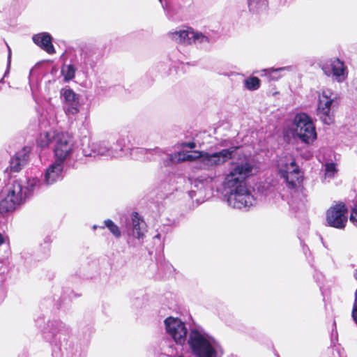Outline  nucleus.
<instances>
[{
    "label": "nucleus",
    "instance_id": "nucleus-1",
    "mask_svg": "<svg viewBox=\"0 0 357 357\" xmlns=\"http://www.w3.org/2000/svg\"><path fill=\"white\" fill-rule=\"evenodd\" d=\"M252 169L253 165L245 158L230 163V171L225 177L223 188L232 207L241 209L252 205L254 197L245 181L252 175Z\"/></svg>",
    "mask_w": 357,
    "mask_h": 357
},
{
    "label": "nucleus",
    "instance_id": "nucleus-2",
    "mask_svg": "<svg viewBox=\"0 0 357 357\" xmlns=\"http://www.w3.org/2000/svg\"><path fill=\"white\" fill-rule=\"evenodd\" d=\"M279 168L280 173L284 178L287 187L291 190L298 191L303 189V174L299 167L296 165L292 156L284 158L281 161Z\"/></svg>",
    "mask_w": 357,
    "mask_h": 357
},
{
    "label": "nucleus",
    "instance_id": "nucleus-3",
    "mask_svg": "<svg viewBox=\"0 0 357 357\" xmlns=\"http://www.w3.org/2000/svg\"><path fill=\"white\" fill-rule=\"evenodd\" d=\"M294 132L299 139L310 144L317 139V132L312 119L305 113H299L294 116Z\"/></svg>",
    "mask_w": 357,
    "mask_h": 357
},
{
    "label": "nucleus",
    "instance_id": "nucleus-4",
    "mask_svg": "<svg viewBox=\"0 0 357 357\" xmlns=\"http://www.w3.org/2000/svg\"><path fill=\"white\" fill-rule=\"evenodd\" d=\"M188 342L197 357H216L215 349L198 331H191Z\"/></svg>",
    "mask_w": 357,
    "mask_h": 357
},
{
    "label": "nucleus",
    "instance_id": "nucleus-5",
    "mask_svg": "<svg viewBox=\"0 0 357 357\" xmlns=\"http://www.w3.org/2000/svg\"><path fill=\"white\" fill-rule=\"evenodd\" d=\"M348 208L342 202H337L330 206L326 213V220L328 226L335 229H344L347 220Z\"/></svg>",
    "mask_w": 357,
    "mask_h": 357
},
{
    "label": "nucleus",
    "instance_id": "nucleus-6",
    "mask_svg": "<svg viewBox=\"0 0 357 357\" xmlns=\"http://www.w3.org/2000/svg\"><path fill=\"white\" fill-rule=\"evenodd\" d=\"M238 146H232L229 149H222L219 152L210 154L204 152L202 159L200 160L201 167L210 170L218 166L222 165L229 160L233 158L234 151Z\"/></svg>",
    "mask_w": 357,
    "mask_h": 357
},
{
    "label": "nucleus",
    "instance_id": "nucleus-7",
    "mask_svg": "<svg viewBox=\"0 0 357 357\" xmlns=\"http://www.w3.org/2000/svg\"><path fill=\"white\" fill-rule=\"evenodd\" d=\"M73 150V137L67 132L54 134L53 145L54 157L59 161L65 162Z\"/></svg>",
    "mask_w": 357,
    "mask_h": 357
},
{
    "label": "nucleus",
    "instance_id": "nucleus-8",
    "mask_svg": "<svg viewBox=\"0 0 357 357\" xmlns=\"http://www.w3.org/2000/svg\"><path fill=\"white\" fill-rule=\"evenodd\" d=\"M335 98L332 97V93L329 90H324L319 96L317 114L325 124L330 125L333 121L331 107L335 106Z\"/></svg>",
    "mask_w": 357,
    "mask_h": 357
},
{
    "label": "nucleus",
    "instance_id": "nucleus-9",
    "mask_svg": "<svg viewBox=\"0 0 357 357\" xmlns=\"http://www.w3.org/2000/svg\"><path fill=\"white\" fill-rule=\"evenodd\" d=\"M31 150L30 146H24L10 158L8 167L10 172L17 173L22 169L29 159Z\"/></svg>",
    "mask_w": 357,
    "mask_h": 357
},
{
    "label": "nucleus",
    "instance_id": "nucleus-10",
    "mask_svg": "<svg viewBox=\"0 0 357 357\" xmlns=\"http://www.w3.org/2000/svg\"><path fill=\"white\" fill-rule=\"evenodd\" d=\"M32 40L36 45L49 54L56 53L55 48L52 44V37L49 33L42 32L34 34Z\"/></svg>",
    "mask_w": 357,
    "mask_h": 357
},
{
    "label": "nucleus",
    "instance_id": "nucleus-11",
    "mask_svg": "<svg viewBox=\"0 0 357 357\" xmlns=\"http://www.w3.org/2000/svg\"><path fill=\"white\" fill-rule=\"evenodd\" d=\"M180 39L187 45L192 43H209L207 36L202 33L195 32L192 28H188L186 30H180Z\"/></svg>",
    "mask_w": 357,
    "mask_h": 357
},
{
    "label": "nucleus",
    "instance_id": "nucleus-12",
    "mask_svg": "<svg viewBox=\"0 0 357 357\" xmlns=\"http://www.w3.org/2000/svg\"><path fill=\"white\" fill-rule=\"evenodd\" d=\"M62 95L68 104L66 112L73 115L77 114L79 111L78 95L71 89H62Z\"/></svg>",
    "mask_w": 357,
    "mask_h": 357
},
{
    "label": "nucleus",
    "instance_id": "nucleus-13",
    "mask_svg": "<svg viewBox=\"0 0 357 357\" xmlns=\"http://www.w3.org/2000/svg\"><path fill=\"white\" fill-rule=\"evenodd\" d=\"M7 196L17 206L22 204L26 197V191L23 190L22 182L18 180L14 181Z\"/></svg>",
    "mask_w": 357,
    "mask_h": 357
},
{
    "label": "nucleus",
    "instance_id": "nucleus-14",
    "mask_svg": "<svg viewBox=\"0 0 357 357\" xmlns=\"http://www.w3.org/2000/svg\"><path fill=\"white\" fill-rule=\"evenodd\" d=\"M63 161L55 159L54 162L51 165L45 172V181L47 183L51 184L59 178L60 174L63 169Z\"/></svg>",
    "mask_w": 357,
    "mask_h": 357
},
{
    "label": "nucleus",
    "instance_id": "nucleus-15",
    "mask_svg": "<svg viewBox=\"0 0 357 357\" xmlns=\"http://www.w3.org/2000/svg\"><path fill=\"white\" fill-rule=\"evenodd\" d=\"M331 66L332 74L338 82H341L345 79L347 75V68L344 61L336 58L331 61Z\"/></svg>",
    "mask_w": 357,
    "mask_h": 357
},
{
    "label": "nucleus",
    "instance_id": "nucleus-16",
    "mask_svg": "<svg viewBox=\"0 0 357 357\" xmlns=\"http://www.w3.org/2000/svg\"><path fill=\"white\" fill-rule=\"evenodd\" d=\"M165 324L167 333L172 337L177 344L178 342V337H176L178 328L177 318L169 317L165 319Z\"/></svg>",
    "mask_w": 357,
    "mask_h": 357
},
{
    "label": "nucleus",
    "instance_id": "nucleus-17",
    "mask_svg": "<svg viewBox=\"0 0 357 357\" xmlns=\"http://www.w3.org/2000/svg\"><path fill=\"white\" fill-rule=\"evenodd\" d=\"M54 142V135H52L49 132L40 133L36 139L37 147L45 149Z\"/></svg>",
    "mask_w": 357,
    "mask_h": 357
},
{
    "label": "nucleus",
    "instance_id": "nucleus-18",
    "mask_svg": "<svg viewBox=\"0 0 357 357\" xmlns=\"http://www.w3.org/2000/svg\"><path fill=\"white\" fill-rule=\"evenodd\" d=\"M132 222L133 236L137 238H142L144 236V233L141 225H144V222L143 220L140 218L137 212H133L132 213Z\"/></svg>",
    "mask_w": 357,
    "mask_h": 357
},
{
    "label": "nucleus",
    "instance_id": "nucleus-19",
    "mask_svg": "<svg viewBox=\"0 0 357 357\" xmlns=\"http://www.w3.org/2000/svg\"><path fill=\"white\" fill-rule=\"evenodd\" d=\"M17 206L13 200L10 199L8 196L0 201V213H6L13 211Z\"/></svg>",
    "mask_w": 357,
    "mask_h": 357
},
{
    "label": "nucleus",
    "instance_id": "nucleus-20",
    "mask_svg": "<svg viewBox=\"0 0 357 357\" xmlns=\"http://www.w3.org/2000/svg\"><path fill=\"white\" fill-rule=\"evenodd\" d=\"M284 68H268L264 69L262 71L264 72V76L266 77L268 81H277L282 77L280 75V71L284 70Z\"/></svg>",
    "mask_w": 357,
    "mask_h": 357
},
{
    "label": "nucleus",
    "instance_id": "nucleus-21",
    "mask_svg": "<svg viewBox=\"0 0 357 357\" xmlns=\"http://www.w3.org/2000/svg\"><path fill=\"white\" fill-rule=\"evenodd\" d=\"M248 4L250 11L253 13H259L260 10H266L268 8L266 0H259L258 2L256 0H249Z\"/></svg>",
    "mask_w": 357,
    "mask_h": 357
},
{
    "label": "nucleus",
    "instance_id": "nucleus-22",
    "mask_svg": "<svg viewBox=\"0 0 357 357\" xmlns=\"http://www.w3.org/2000/svg\"><path fill=\"white\" fill-rule=\"evenodd\" d=\"M244 85L249 91H255L261 86V80L257 77H249L244 80Z\"/></svg>",
    "mask_w": 357,
    "mask_h": 357
},
{
    "label": "nucleus",
    "instance_id": "nucleus-23",
    "mask_svg": "<svg viewBox=\"0 0 357 357\" xmlns=\"http://www.w3.org/2000/svg\"><path fill=\"white\" fill-rule=\"evenodd\" d=\"M203 151H194L192 152L180 153V161H195L197 159H202Z\"/></svg>",
    "mask_w": 357,
    "mask_h": 357
},
{
    "label": "nucleus",
    "instance_id": "nucleus-24",
    "mask_svg": "<svg viewBox=\"0 0 357 357\" xmlns=\"http://www.w3.org/2000/svg\"><path fill=\"white\" fill-rule=\"evenodd\" d=\"M76 68L73 64L64 65L61 68V74L64 81L68 82L75 77Z\"/></svg>",
    "mask_w": 357,
    "mask_h": 357
},
{
    "label": "nucleus",
    "instance_id": "nucleus-25",
    "mask_svg": "<svg viewBox=\"0 0 357 357\" xmlns=\"http://www.w3.org/2000/svg\"><path fill=\"white\" fill-rule=\"evenodd\" d=\"M104 223L105 225L101 227L102 229L106 227L114 237L119 238L121 236V231L119 227L115 225L112 220L107 219L104 221Z\"/></svg>",
    "mask_w": 357,
    "mask_h": 357
},
{
    "label": "nucleus",
    "instance_id": "nucleus-26",
    "mask_svg": "<svg viewBox=\"0 0 357 357\" xmlns=\"http://www.w3.org/2000/svg\"><path fill=\"white\" fill-rule=\"evenodd\" d=\"M337 172L335 163L328 162L325 165V177L333 178Z\"/></svg>",
    "mask_w": 357,
    "mask_h": 357
},
{
    "label": "nucleus",
    "instance_id": "nucleus-27",
    "mask_svg": "<svg viewBox=\"0 0 357 357\" xmlns=\"http://www.w3.org/2000/svg\"><path fill=\"white\" fill-rule=\"evenodd\" d=\"M349 220L355 226L357 227V203L354 205V207L351 210Z\"/></svg>",
    "mask_w": 357,
    "mask_h": 357
},
{
    "label": "nucleus",
    "instance_id": "nucleus-28",
    "mask_svg": "<svg viewBox=\"0 0 357 357\" xmlns=\"http://www.w3.org/2000/svg\"><path fill=\"white\" fill-rule=\"evenodd\" d=\"M351 315L354 321L357 324V291L355 294V301L353 305Z\"/></svg>",
    "mask_w": 357,
    "mask_h": 357
},
{
    "label": "nucleus",
    "instance_id": "nucleus-29",
    "mask_svg": "<svg viewBox=\"0 0 357 357\" xmlns=\"http://www.w3.org/2000/svg\"><path fill=\"white\" fill-rule=\"evenodd\" d=\"M180 341L181 340L182 337H185L188 333V330L185 326L184 322L181 321L180 320Z\"/></svg>",
    "mask_w": 357,
    "mask_h": 357
},
{
    "label": "nucleus",
    "instance_id": "nucleus-30",
    "mask_svg": "<svg viewBox=\"0 0 357 357\" xmlns=\"http://www.w3.org/2000/svg\"><path fill=\"white\" fill-rule=\"evenodd\" d=\"M178 153H174V155H170L169 160L165 165H169L170 164H173L174 162L176 163L177 162H178Z\"/></svg>",
    "mask_w": 357,
    "mask_h": 357
},
{
    "label": "nucleus",
    "instance_id": "nucleus-31",
    "mask_svg": "<svg viewBox=\"0 0 357 357\" xmlns=\"http://www.w3.org/2000/svg\"><path fill=\"white\" fill-rule=\"evenodd\" d=\"M182 147H188L190 149H194L196 147V144L194 142H185L181 144Z\"/></svg>",
    "mask_w": 357,
    "mask_h": 357
},
{
    "label": "nucleus",
    "instance_id": "nucleus-32",
    "mask_svg": "<svg viewBox=\"0 0 357 357\" xmlns=\"http://www.w3.org/2000/svg\"><path fill=\"white\" fill-rule=\"evenodd\" d=\"M178 34V31H174V32H170V33H169L168 36H169V37L171 39L174 40V38H175Z\"/></svg>",
    "mask_w": 357,
    "mask_h": 357
},
{
    "label": "nucleus",
    "instance_id": "nucleus-33",
    "mask_svg": "<svg viewBox=\"0 0 357 357\" xmlns=\"http://www.w3.org/2000/svg\"><path fill=\"white\" fill-rule=\"evenodd\" d=\"M321 68H322L323 71L324 72V73L326 75H329L330 70H329L328 67L327 66L324 65Z\"/></svg>",
    "mask_w": 357,
    "mask_h": 357
},
{
    "label": "nucleus",
    "instance_id": "nucleus-34",
    "mask_svg": "<svg viewBox=\"0 0 357 357\" xmlns=\"http://www.w3.org/2000/svg\"><path fill=\"white\" fill-rule=\"evenodd\" d=\"M4 243V238L1 234H0V245H1Z\"/></svg>",
    "mask_w": 357,
    "mask_h": 357
},
{
    "label": "nucleus",
    "instance_id": "nucleus-35",
    "mask_svg": "<svg viewBox=\"0 0 357 357\" xmlns=\"http://www.w3.org/2000/svg\"><path fill=\"white\" fill-rule=\"evenodd\" d=\"M354 276V278L357 280V269L356 270Z\"/></svg>",
    "mask_w": 357,
    "mask_h": 357
},
{
    "label": "nucleus",
    "instance_id": "nucleus-36",
    "mask_svg": "<svg viewBox=\"0 0 357 357\" xmlns=\"http://www.w3.org/2000/svg\"><path fill=\"white\" fill-rule=\"evenodd\" d=\"M34 186V184L33 183H31V188L30 189H28L29 191H31L32 188Z\"/></svg>",
    "mask_w": 357,
    "mask_h": 357
},
{
    "label": "nucleus",
    "instance_id": "nucleus-37",
    "mask_svg": "<svg viewBox=\"0 0 357 357\" xmlns=\"http://www.w3.org/2000/svg\"><path fill=\"white\" fill-rule=\"evenodd\" d=\"M97 228V226L94 225L93 229H96Z\"/></svg>",
    "mask_w": 357,
    "mask_h": 357
},
{
    "label": "nucleus",
    "instance_id": "nucleus-38",
    "mask_svg": "<svg viewBox=\"0 0 357 357\" xmlns=\"http://www.w3.org/2000/svg\"><path fill=\"white\" fill-rule=\"evenodd\" d=\"M159 1H160V3H162V0H159Z\"/></svg>",
    "mask_w": 357,
    "mask_h": 357
}]
</instances>
